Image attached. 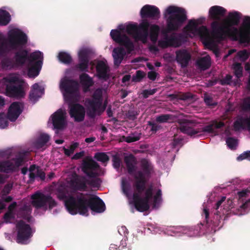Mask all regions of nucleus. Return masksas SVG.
I'll return each instance as SVG.
<instances>
[{"label": "nucleus", "instance_id": "nucleus-1", "mask_svg": "<svg viewBox=\"0 0 250 250\" xmlns=\"http://www.w3.org/2000/svg\"><path fill=\"white\" fill-rule=\"evenodd\" d=\"M140 166L142 170H137L134 175L135 182L133 186L135 192L133 194L132 198L135 208L140 212H144L149 209V201L153 194L152 186L146 189V177H150L153 172V166L145 158L141 160Z\"/></svg>", "mask_w": 250, "mask_h": 250}, {"label": "nucleus", "instance_id": "nucleus-57", "mask_svg": "<svg viewBox=\"0 0 250 250\" xmlns=\"http://www.w3.org/2000/svg\"><path fill=\"white\" fill-rule=\"evenodd\" d=\"M242 108L244 111H250V97L245 98L243 101Z\"/></svg>", "mask_w": 250, "mask_h": 250}, {"label": "nucleus", "instance_id": "nucleus-2", "mask_svg": "<svg viewBox=\"0 0 250 250\" xmlns=\"http://www.w3.org/2000/svg\"><path fill=\"white\" fill-rule=\"evenodd\" d=\"M164 16L166 19L167 27L162 31L164 37L158 41L159 46L162 48L179 46L180 40L176 34L172 33L169 36L167 33L178 30L186 21L187 16L185 9L175 6H169L166 9Z\"/></svg>", "mask_w": 250, "mask_h": 250}, {"label": "nucleus", "instance_id": "nucleus-25", "mask_svg": "<svg viewBox=\"0 0 250 250\" xmlns=\"http://www.w3.org/2000/svg\"><path fill=\"white\" fill-rule=\"evenodd\" d=\"M191 59V55L186 49H181L176 52V60L181 67H186Z\"/></svg>", "mask_w": 250, "mask_h": 250}, {"label": "nucleus", "instance_id": "nucleus-44", "mask_svg": "<svg viewBox=\"0 0 250 250\" xmlns=\"http://www.w3.org/2000/svg\"><path fill=\"white\" fill-rule=\"evenodd\" d=\"M94 158L98 161L103 163H106L109 160V156L104 152H97L95 154Z\"/></svg>", "mask_w": 250, "mask_h": 250}, {"label": "nucleus", "instance_id": "nucleus-43", "mask_svg": "<svg viewBox=\"0 0 250 250\" xmlns=\"http://www.w3.org/2000/svg\"><path fill=\"white\" fill-rule=\"evenodd\" d=\"M79 143L77 142L73 143L69 146V148L63 147V153L67 156H70L72 154L75 149L79 146Z\"/></svg>", "mask_w": 250, "mask_h": 250}, {"label": "nucleus", "instance_id": "nucleus-56", "mask_svg": "<svg viewBox=\"0 0 250 250\" xmlns=\"http://www.w3.org/2000/svg\"><path fill=\"white\" fill-rule=\"evenodd\" d=\"M40 96L38 95V92L35 90H31L29 93V98L30 101H32L34 103H35L38 101Z\"/></svg>", "mask_w": 250, "mask_h": 250}, {"label": "nucleus", "instance_id": "nucleus-53", "mask_svg": "<svg viewBox=\"0 0 250 250\" xmlns=\"http://www.w3.org/2000/svg\"><path fill=\"white\" fill-rule=\"evenodd\" d=\"M112 162L113 167L116 169H119L121 165L122 161L120 158L117 155L112 156Z\"/></svg>", "mask_w": 250, "mask_h": 250}, {"label": "nucleus", "instance_id": "nucleus-36", "mask_svg": "<svg viewBox=\"0 0 250 250\" xmlns=\"http://www.w3.org/2000/svg\"><path fill=\"white\" fill-rule=\"evenodd\" d=\"M1 63L2 67L5 69H11L14 67H17L13 58L5 57L1 60Z\"/></svg>", "mask_w": 250, "mask_h": 250}, {"label": "nucleus", "instance_id": "nucleus-31", "mask_svg": "<svg viewBox=\"0 0 250 250\" xmlns=\"http://www.w3.org/2000/svg\"><path fill=\"white\" fill-rule=\"evenodd\" d=\"M31 209L30 207L29 206L24 205L19 209L18 212V217L29 221L31 218Z\"/></svg>", "mask_w": 250, "mask_h": 250}, {"label": "nucleus", "instance_id": "nucleus-52", "mask_svg": "<svg viewBox=\"0 0 250 250\" xmlns=\"http://www.w3.org/2000/svg\"><path fill=\"white\" fill-rule=\"evenodd\" d=\"M122 188L124 194L128 197L130 185L125 180H123L122 181Z\"/></svg>", "mask_w": 250, "mask_h": 250}, {"label": "nucleus", "instance_id": "nucleus-51", "mask_svg": "<svg viewBox=\"0 0 250 250\" xmlns=\"http://www.w3.org/2000/svg\"><path fill=\"white\" fill-rule=\"evenodd\" d=\"M8 117L4 113H0V127L1 128L6 127L8 125Z\"/></svg>", "mask_w": 250, "mask_h": 250}, {"label": "nucleus", "instance_id": "nucleus-42", "mask_svg": "<svg viewBox=\"0 0 250 250\" xmlns=\"http://www.w3.org/2000/svg\"><path fill=\"white\" fill-rule=\"evenodd\" d=\"M4 40L2 34L0 33V57L4 56L8 52L7 47Z\"/></svg>", "mask_w": 250, "mask_h": 250}, {"label": "nucleus", "instance_id": "nucleus-11", "mask_svg": "<svg viewBox=\"0 0 250 250\" xmlns=\"http://www.w3.org/2000/svg\"><path fill=\"white\" fill-rule=\"evenodd\" d=\"M81 168L83 172L89 178H96L104 174L99 164L89 157L83 160Z\"/></svg>", "mask_w": 250, "mask_h": 250}, {"label": "nucleus", "instance_id": "nucleus-6", "mask_svg": "<svg viewBox=\"0 0 250 250\" xmlns=\"http://www.w3.org/2000/svg\"><path fill=\"white\" fill-rule=\"evenodd\" d=\"M179 129L181 132L191 137L200 136L203 132L216 134L213 124L199 128L198 127V123L195 120L183 119L179 120Z\"/></svg>", "mask_w": 250, "mask_h": 250}, {"label": "nucleus", "instance_id": "nucleus-48", "mask_svg": "<svg viewBox=\"0 0 250 250\" xmlns=\"http://www.w3.org/2000/svg\"><path fill=\"white\" fill-rule=\"evenodd\" d=\"M245 122H244V118H240L234 122L233 127L235 131H238L241 128H244V125H245Z\"/></svg>", "mask_w": 250, "mask_h": 250}, {"label": "nucleus", "instance_id": "nucleus-37", "mask_svg": "<svg viewBox=\"0 0 250 250\" xmlns=\"http://www.w3.org/2000/svg\"><path fill=\"white\" fill-rule=\"evenodd\" d=\"M58 57L59 61L64 64H70L72 61V58L70 55L65 52H60Z\"/></svg>", "mask_w": 250, "mask_h": 250}, {"label": "nucleus", "instance_id": "nucleus-54", "mask_svg": "<svg viewBox=\"0 0 250 250\" xmlns=\"http://www.w3.org/2000/svg\"><path fill=\"white\" fill-rule=\"evenodd\" d=\"M226 143L229 147L231 149L235 148L237 144V140L232 137L228 138L226 140Z\"/></svg>", "mask_w": 250, "mask_h": 250}, {"label": "nucleus", "instance_id": "nucleus-50", "mask_svg": "<svg viewBox=\"0 0 250 250\" xmlns=\"http://www.w3.org/2000/svg\"><path fill=\"white\" fill-rule=\"evenodd\" d=\"M145 73L141 70H137L136 75H133L132 78V81L134 82H139L145 77Z\"/></svg>", "mask_w": 250, "mask_h": 250}, {"label": "nucleus", "instance_id": "nucleus-41", "mask_svg": "<svg viewBox=\"0 0 250 250\" xmlns=\"http://www.w3.org/2000/svg\"><path fill=\"white\" fill-rule=\"evenodd\" d=\"M5 82L8 83L7 85H15L20 83H24L23 81L20 79L18 77L14 76H10L5 78Z\"/></svg>", "mask_w": 250, "mask_h": 250}, {"label": "nucleus", "instance_id": "nucleus-8", "mask_svg": "<svg viewBox=\"0 0 250 250\" xmlns=\"http://www.w3.org/2000/svg\"><path fill=\"white\" fill-rule=\"evenodd\" d=\"M32 205L37 209L48 208L51 210L57 205V202L50 195H45L39 191L36 192L31 196Z\"/></svg>", "mask_w": 250, "mask_h": 250}, {"label": "nucleus", "instance_id": "nucleus-24", "mask_svg": "<svg viewBox=\"0 0 250 250\" xmlns=\"http://www.w3.org/2000/svg\"><path fill=\"white\" fill-rule=\"evenodd\" d=\"M227 12V10L224 7L214 5L211 6L208 11L209 16L210 18L214 20L212 22L214 21L219 22L222 25L225 26L224 24L222 23L220 20L222 17H223Z\"/></svg>", "mask_w": 250, "mask_h": 250}, {"label": "nucleus", "instance_id": "nucleus-45", "mask_svg": "<svg viewBox=\"0 0 250 250\" xmlns=\"http://www.w3.org/2000/svg\"><path fill=\"white\" fill-rule=\"evenodd\" d=\"M162 194L161 190L160 189H158L153 198V205L154 207L159 206L162 202Z\"/></svg>", "mask_w": 250, "mask_h": 250}, {"label": "nucleus", "instance_id": "nucleus-33", "mask_svg": "<svg viewBox=\"0 0 250 250\" xmlns=\"http://www.w3.org/2000/svg\"><path fill=\"white\" fill-rule=\"evenodd\" d=\"M160 28L156 24H152L149 27V37L150 40L155 42H157L160 33Z\"/></svg>", "mask_w": 250, "mask_h": 250}, {"label": "nucleus", "instance_id": "nucleus-64", "mask_svg": "<svg viewBox=\"0 0 250 250\" xmlns=\"http://www.w3.org/2000/svg\"><path fill=\"white\" fill-rule=\"evenodd\" d=\"M238 55L243 61L246 60L249 57L248 53L245 50L239 51L238 53Z\"/></svg>", "mask_w": 250, "mask_h": 250}, {"label": "nucleus", "instance_id": "nucleus-26", "mask_svg": "<svg viewBox=\"0 0 250 250\" xmlns=\"http://www.w3.org/2000/svg\"><path fill=\"white\" fill-rule=\"evenodd\" d=\"M124 162L125 164L128 173L134 177L137 171V160L136 157L132 154L125 156L124 157Z\"/></svg>", "mask_w": 250, "mask_h": 250}, {"label": "nucleus", "instance_id": "nucleus-5", "mask_svg": "<svg viewBox=\"0 0 250 250\" xmlns=\"http://www.w3.org/2000/svg\"><path fill=\"white\" fill-rule=\"evenodd\" d=\"M107 104V100L104 101L102 89H96L91 98H86L85 100L84 105L87 116L92 119L97 116H101L106 109Z\"/></svg>", "mask_w": 250, "mask_h": 250}, {"label": "nucleus", "instance_id": "nucleus-47", "mask_svg": "<svg viewBox=\"0 0 250 250\" xmlns=\"http://www.w3.org/2000/svg\"><path fill=\"white\" fill-rule=\"evenodd\" d=\"M234 74L237 78H240L243 75V67L240 63H235L233 65Z\"/></svg>", "mask_w": 250, "mask_h": 250}, {"label": "nucleus", "instance_id": "nucleus-35", "mask_svg": "<svg viewBox=\"0 0 250 250\" xmlns=\"http://www.w3.org/2000/svg\"><path fill=\"white\" fill-rule=\"evenodd\" d=\"M50 136L45 133L41 134L35 143V146L38 149L43 147L49 141Z\"/></svg>", "mask_w": 250, "mask_h": 250}, {"label": "nucleus", "instance_id": "nucleus-9", "mask_svg": "<svg viewBox=\"0 0 250 250\" xmlns=\"http://www.w3.org/2000/svg\"><path fill=\"white\" fill-rule=\"evenodd\" d=\"M149 27V23L148 21L143 22L139 25L137 24H130L126 26V31L136 41H141L146 42L148 36Z\"/></svg>", "mask_w": 250, "mask_h": 250}, {"label": "nucleus", "instance_id": "nucleus-21", "mask_svg": "<svg viewBox=\"0 0 250 250\" xmlns=\"http://www.w3.org/2000/svg\"><path fill=\"white\" fill-rule=\"evenodd\" d=\"M96 70L97 76L100 80L106 81L109 79L110 69L106 62L102 60L98 61L96 65Z\"/></svg>", "mask_w": 250, "mask_h": 250}, {"label": "nucleus", "instance_id": "nucleus-4", "mask_svg": "<svg viewBox=\"0 0 250 250\" xmlns=\"http://www.w3.org/2000/svg\"><path fill=\"white\" fill-rule=\"evenodd\" d=\"M243 25L245 29L239 30L236 27L223 26L219 22L214 21L210 24L211 34L218 41H223L229 38L234 41H239L241 43H249L250 42V17H244Z\"/></svg>", "mask_w": 250, "mask_h": 250}, {"label": "nucleus", "instance_id": "nucleus-34", "mask_svg": "<svg viewBox=\"0 0 250 250\" xmlns=\"http://www.w3.org/2000/svg\"><path fill=\"white\" fill-rule=\"evenodd\" d=\"M196 63L200 69L205 70L210 66V58L209 56L202 57L197 61Z\"/></svg>", "mask_w": 250, "mask_h": 250}, {"label": "nucleus", "instance_id": "nucleus-61", "mask_svg": "<svg viewBox=\"0 0 250 250\" xmlns=\"http://www.w3.org/2000/svg\"><path fill=\"white\" fill-rule=\"evenodd\" d=\"M12 187L13 186L12 184H8L5 185L2 190V196L8 194L10 192Z\"/></svg>", "mask_w": 250, "mask_h": 250}, {"label": "nucleus", "instance_id": "nucleus-62", "mask_svg": "<svg viewBox=\"0 0 250 250\" xmlns=\"http://www.w3.org/2000/svg\"><path fill=\"white\" fill-rule=\"evenodd\" d=\"M205 103L208 106L214 107L217 105V103L214 102L212 98L210 97H205L204 99Z\"/></svg>", "mask_w": 250, "mask_h": 250}, {"label": "nucleus", "instance_id": "nucleus-60", "mask_svg": "<svg viewBox=\"0 0 250 250\" xmlns=\"http://www.w3.org/2000/svg\"><path fill=\"white\" fill-rule=\"evenodd\" d=\"M157 91L156 89H150V90H144L143 91L142 94L143 95L144 98H148L150 95H152L155 92Z\"/></svg>", "mask_w": 250, "mask_h": 250}, {"label": "nucleus", "instance_id": "nucleus-3", "mask_svg": "<svg viewBox=\"0 0 250 250\" xmlns=\"http://www.w3.org/2000/svg\"><path fill=\"white\" fill-rule=\"evenodd\" d=\"M66 208L72 215L79 213L87 216L88 208L96 213H102L105 210V205L98 196L88 193H78L75 197L70 196L65 201Z\"/></svg>", "mask_w": 250, "mask_h": 250}, {"label": "nucleus", "instance_id": "nucleus-17", "mask_svg": "<svg viewBox=\"0 0 250 250\" xmlns=\"http://www.w3.org/2000/svg\"><path fill=\"white\" fill-rule=\"evenodd\" d=\"M87 180L84 176L75 173L70 181V187L75 190L85 191L87 189Z\"/></svg>", "mask_w": 250, "mask_h": 250}, {"label": "nucleus", "instance_id": "nucleus-27", "mask_svg": "<svg viewBox=\"0 0 250 250\" xmlns=\"http://www.w3.org/2000/svg\"><path fill=\"white\" fill-rule=\"evenodd\" d=\"M43 59V53H42V57L37 59L32 63H29L30 67L29 69L28 73L30 75L36 77L39 75L42 66Z\"/></svg>", "mask_w": 250, "mask_h": 250}, {"label": "nucleus", "instance_id": "nucleus-39", "mask_svg": "<svg viewBox=\"0 0 250 250\" xmlns=\"http://www.w3.org/2000/svg\"><path fill=\"white\" fill-rule=\"evenodd\" d=\"M169 97L172 99L177 98L181 100L186 101L192 99L193 98V95L190 92H187L182 93L179 95L170 94Z\"/></svg>", "mask_w": 250, "mask_h": 250}, {"label": "nucleus", "instance_id": "nucleus-49", "mask_svg": "<svg viewBox=\"0 0 250 250\" xmlns=\"http://www.w3.org/2000/svg\"><path fill=\"white\" fill-rule=\"evenodd\" d=\"M24 154L20 153L19 155L16 158L13 159L15 162V164H14L15 166V169L22 165L24 161Z\"/></svg>", "mask_w": 250, "mask_h": 250}, {"label": "nucleus", "instance_id": "nucleus-14", "mask_svg": "<svg viewBox=\"0 0 250 250\" xmlns=\"http://www.w3.org/2000/svg\"><path fill=\"white\" fill-rule=\"evenodd\" d=\"M110 35L114 42L125 47L128 53H130L134 50L133 42L125 34H122L120 31L117 29H113L111 31Z\"/></svg>", "mask_w": 250, "mask_h": 250}, {"label": "nucleus", "instance_id": "nucleus-12", "mask_svg": "<svg viewBox=\"0 0 250 250\" xmlns=\"http://www.w3.org/2000/svg\"><path fill=\"white\" fill-rule=\"evenodd\" d=\"M42 52L40 51H36L31 53L28 55V52L24 49H19L15 53L13 57L17 67L23 66L26 61L32 63L37 59L42 57Z\"/></svg>", "mask_w": 250, "mask_h": 250}, {"label": "nucleus", "instance_id": "nucleus-29", "mask_svg": "<svg viewBox=\"0 0 250 250\" xmlns=\"http://www.w3.org/2000/svg\"><path fill=\"white\" fill-rule=\"evenodd\" d=\"M126 52L124 48L122 47L114 48L112 52L114 65L119 66Z\"/></svg>", "mask_w": 250, "mask_h": 250}, {"label": "nucleus", "instance_id": "nucleus-58", "mask_svg": "<svg viewBox=\"0 0 250 250\" xmlns=\"http://www.w3.org/2000/svg\"><path fill=\"white\" fill-rule=\"evenodd\" d=\"M183 139L181 138L176 137L174 136L173 141L171 143L173 147H176L178 146H182L183 145Z\"/></svg>", "mask_w": 250, "mask_h": 250}, {"label": "nucleus", "instance_id": "nucleus-30", "mask_svg": "<svg viewBox=\"0 0 250 250\" xmlns=\"http://www.w3.org/2000/svg\"><path fill=\"white\" fill-rule=\"evenodd\" d=\"M241 16V14L238 11L229 12L227 20L228 25L225 24V26L231 27V26L238 25Z\"/></svg>", "mask_w": 250, "mask_h": 250}, {"label": "nucleus", "instance_id": "nucleus-10", "mask_svg": "<svg viewBox=\"0 0 250 250\" xmlns=\"http://www.w3.org/2000/svg\"><path fill=\"white\" fill-rule=\"evenodd\" d=\"M60 87L61 90L64 91L65 101L67 102H72L73 96L78 92L79 84L77 81L65 77L61 80Z\"/></svg>", "mask_w": 250, "mask_h": 250}, {"label": "nucleus", "instance_id": "nucleus-22", "mask_svg": "<svg viewBox=\"0 0 250 250\" xmlns=\"http://www.w3.org/2000/svg\"><path fill=\"white\" fill-rule=\"evenodd\" d=\"M23 107L21 103L15 102L12 103L7 112L8 119L11 122H15L22 113Z\"/></svg>", "mask_w": 250, "mask_h": 250}, {"label": "nucleus", "instance_id": "nucleus-40", "mask_svg": "<svg viewBox=\"0 0 250 250\" xmlns=\"http://www.w3.org/2000/svg\"><path fill=\"white\" fill-rule=\"evenodd\" d=\"M173 120V115L171 114H161L156 117L155 121L158 123H166Z\"/></svg>", "mask_w": 250, "mask_h": 250}, {"label": "nucleus", "instance_id": "nucleus-59", "mask_svg": "<svg viewBox=\"0 0 250 250\" xmlns=\"http://www.w3.org/2000/svg\"><path fill=\"white\" fill-rule=\"evenodd\" d=\"M244 159H247L250 161V151H245L237 157L238 161H242Z\"/></svg>", "mask_w": 250, "mask_h": 250}, {"label": "nucleus", "instance_id": "nucleus-46", "mask_svg": "<svg viewBox=\"0 0 250 250\" xmlns=\"http://www.w3.org/2000/svg\"><path fill=\"white\" fill-rule=\"evenodd\" d=\"M158 123L156 121L155 122L150 121L147 122V125L151 127L150 131H151L152 134L156 133L157 131L162 128V126Z\"/></svg>", "mask_w": 250, "mask_h": 250}, {"label": "nucleus", "instance_id": "nucleus-7", "mask_svg": "<svg viewBox=\"0 0 250 250\" xmlns=\"http://www.w3.org/2000/svg\"><path fill=\"white\" fill-rule=\"evenodd\" d=\"M198 24L195 20H190L185 27V30L193 36H199L205 46L210 49H212L215 47L214 39L210 36L208 30L206 26H202L198 27Z\"/></svg>", "mask_w": 250, "mask_h": 250}, {"label": "nucleus", "instance_id": "nucleus-38", "mask_svg": "<svg viewBox=\"0 0 250 250\" xmlns=\"http://www.w3.org/2000/svg\"><path fill=\"white\" fill-rule=\"evenodd\" d=\"M10 21V15L6 11H0V25H6Z\"/></svg>", "mask_w": 250, "mask_h": 250}, {"label": "nucleus", "instance_id": "nucleus-19", "mask_svg": "<svg viewBox=\"0 0 250 250\" xmlns=\"http://www.w3.org/2000/svg\"><path fill=\"white\" fill-rule=\"evenodd\" d=\"M90 51L88 49H83L79 52V63L76 67L82 72H88Z\"/></svg>", "mask_w": 250, "mask_h": 250}, {"label": "nucleus", "instance_id": "nucleus-13", "mask_svg": "<svg viewBox=\"0 0 250 250\" xmlns=\"http://www.w3.org/2000/svg\"><path fill=\"white\" fill-rule=\"evenodd\" d=\"M17 234L16 242L18 244L26 245L29 239L33 236V232L30 226L23 220H20L16 224Z\"/></svg>", "mask_w": 250, "mask_h": 250}, {"label": "nucleus", "instance_id": "nucleus-28", "mask_svg": "<svg viewBox=\"0 0 250 250\" xmlns=\"http://www.w3.org/2000/svg\"><path fill=\"white\" fill-rule=\"evenodd\" d=\"M79 78L80 83L83 87V91L84 92H88L89 90V88L94 84L93 79L85 73L81 74Z\"/></svg>", "mask_w": 250, "mask_h": 250}, {"label": "nucleus", "instance_id": "nucleus-23", "mask_svg": "<svg viewBox=\"0 0 250 250\" xmlns=\"http://www.w3.org/2000/svg\"><path fill=\"white\" fill-rule=\"evenodd\" d=\"M6 93L10 97L21 98L25 93L23 89V83L15 85H6Z\"/></svg>", "mask_w": 250, "mask_h": 250}, {"label": "nucleus", "instance_id": "nucleus-18", "mask_svg": "<svg viewBox=\"0 0 250 250\" xmlns=\"http://www.w3.org/2000/svg\"><path fill=\"white\" fill-rule=\"evenodd\" d=\"M140 15L143 19L150 18L157 20L160 18V11L156 6L146 4L142 8Z\"/></svg>", "mask_w": 250, "mask_h": 250}, {"label": "nucleus", "instance_id": "nucleus-63", "mask_svg": "<svg viewBox=\"0 0 250 250\" xmlns=\"http://www.w3.org/2000/svg\"><path fill=\"white\" fill-rule=\"evenodd\" d=\"M125 139V141L128 143H130L132 142H134L136 141H137L139 140L140 137L139 136H127V137H124Z\"/></svg>", "mask_w": 250, "mask_h": 250}, {"label": "nucleus", "instance_id": "nucleus-32", "mask_svg": "<svg viewBox=\"0 0 250 250\" xmlns=\"http://www.w3.org/2000/svg\"><path fill=\"white\" fill-rule=\"evenodd\" d=\"M15 170V166L11 161L7 160L0 162V172L8 173Z\"/></svg>", "mask_w": 250, "mask_h": 250}, {"label": "nucleus", "instance_id": "nucleus-55", "mask_svg": "<svg viewBox=\"0 0 250 250\" xmlns=\"http://www.w3.org/2000/svg\"><path fill=\"white\" fill-rule=\"evenodd\" d=\"M94 179H92L90 181L87 180V184H88L94 188H98L100 186L101 184V180L99 178H95Z\"/></svg>", "mask_w": 250, "mask_h": 250}, {"label": "nucleus", "instance_id": "nucleus-16", "mask_svg": "<svg viewBox=\"0 0 250 250\" xmlns=\"http://www.w3.org/2000/svg\"><path fill=\"white\" fill-rule=\"evenodd\" d=\"M69 103V114L75 122L80 123L84 120L85 109L79 103Z\"/></svg>", "mask_w": 250, "mask_h": 250}, {"label": "nucleus", "instance_id": "nucleus-20", "mask_svg": "<svg viewBox=\"0 0 250 250\" xmlns=\"http://www.w3.org/2000/svg\"><path fill=\"white\" fill-rule=\"evenodd\" d=\"M65 113L62 109H58L52 116V124L55 129L62 130L66 125Z\"/></svg>", "mask_w": 250, "mask_h": 250}, {"label": "nucleus", "instance_id": "nucleus-15", "mask_svg": "<svg viewBox=\"0 0 250 250\" xmlns=\"http://www.w3.org/2000/svg\"><path fill=\"white\" fill-rule=\"evenodd\" d=\"M8 40L12 49L16 50L18 47L24 46L27 42L28 39L27 35L21 31L14 30L9 33Z\"/></svg>", "mask_w": 250, "mask_h": 250}]
</instances>
